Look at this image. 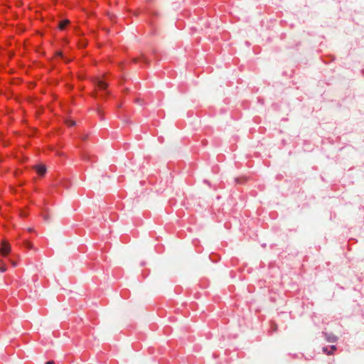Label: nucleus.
Segmentation results:
<instances>
[{"label":"nucleus","mask_w":364,"mask_h":364,"mask_svg":"<svg viewBox=\"0 0 364 364\" xmlns=\"http://www.w3.org/2000/svg\"><path fill=\"white\" fill-rule=\"evenodd\" d=\"M10 252L11 245L9 243L6 241H2L0 247V255L4 257H6Z\"/></svg>","instance_id":"1"},{"label":"nucleus","mask_w":364,"mask_h":364,"mask_svg":"<svg viewBox=\"0 0 364 364\" xmlns=\"http://www.w3.org/2000/svg\"><path fill=\"white\" fill-rule=\"evenodd\" d=\"M6 270H7V267H6V264H3V265L0 266V272H5Z\"/></svg>","instance_id":"7"},{"label":"nucleus","mask_w":364,"mask_h":364,"mask_svg":"<svg viewBox=\"0 0 364 364\" xmlns=\"http://www.w3.org/2000/svg\"><path fill=\"white\" fill-rule=\"evenodd\" d=\"M3 264H5V263L4 262L3 259L0 258V266Z\"/></svg>","instance_id":"11"},{"label":"nucleus","mask_w":364,"mask_h":364,"mask_svg":"<svg viewBox=\"0 0 364 364\" xmlns=\"http://www.w3.org/2000/svg\"><path fill=\"white\" fill-rule=\"evenodd\" d=\"M56 55H58V56H62V53H61L60 51H58V52L56 53Z\"/></svg>","instance_id":"12"},{"label":"nucleus","mask_w":364,"mask_h":364,"mask_svg":"<svg viewBox=\"0 0 364 364\" xmlns=\"http://www.w3.org/2000/svg\"><path fill=\"white\" fill-rule=\"evenodd\" d=\"M36 171L38 175L43 176L46 173V166H40L36 167Z\"/></svg>","instance_id":"2"},{"label":"nucleus","mask_w":364,"mask_h":364,"mask_svg":"<svg viewBox=\"0 0 364 364\" xmlns=\"http://www.w3.org/2000/svg\"><path fill=\"white\" fill-rule=\"evenodd\" d=\"M69 23V21L68 20H64L63 21H61L59 24H58V27L60 29H63L65 28V26Z\"/></svg>","instance_id":"4"},{"label":"nucleus","mask_w":364,"mask_h":364,"mask_svg":"<svg viewBox=\"0 0 364 364\" xmlns=\"http://www.w3.org/2000/svg\"><path fill=\"white\" fill-rule=\"evenodd\" d=\"M47 364H54L53 360L47 361Z\"/></svg>","instance_id":"13"},{"label":"nucleus","mask_w":364,"mask_h":364,"mask_svg":"<svg viewBox=\"0 0 364 364\" xmlns=\"http://www.w3.org/2000/svg\"><path fill=\"white\" fill-rule=\"evenodd\" d=\"M326 338L328 342H335L336 341V337L333 335H330L328 336H326Z\"/></svg>","instance_id":"5"},{"label":"nucleus","mask_w":364,"mask_h":364,"mask_svg":"<svg viewBox=\"0 0 364 364\" xmlns=\"http://www.w3.org/2000/svg\"><path fill=\"white\" fill-rule=\"evenodd\" d=\"M9 262H11L12 266H14V267H16V264H17L16 262H14V260L11 259H9Z\"/></svg>","instance_id":"9"},{"label":"nucleus","mask_w":364,"mask_h":364,"mask_svg":"<svg viewBox=\"0 0 364 364\" xmlns=\"http://www.w3.org/2000/svg\"><path fill=\"white\" fill-rule=\"evenodd\" d=\"M97 85L98 87L101 90H105L107 87V84H106L105 82H103L102 80H98L97 81Z\"/></svg>","instance_id":"3"},{"label":"nucleus","mask_w":364,"mask_h":364,"mask_svg":"<svg viewBox=\"0 0 364 364\" xmlns=\"http://www.w3.org/2000/svg\"><path fill=\"white\" fill-rule=\"evenodd\" d=\"M323 351L328 355L331 354V352L328 351L327 348H323Z\"/></svg>","instance_id":"8"},{"label":"nucleus","mask_w":364,"mask_h":364,"mask_svg":"<svg viewBox=\"0 0 364 364\" xmlns=\"http://www.w3.org/2000/svg\"><path fill=\"white\" fill-rule=\"evenodd\" d=\"M331 350H331V353H332L334 350H336V347L335 346H331Z\"/></svg>","instance_id":"10"},{"label":"nucleus","mask_w":364,"mask_h":364,"mask_svg":"<svg viewBox=\"0 0 364 364\" xmlns=\"http://www.w3.org/2000/svg\"><path fill=\"white\" fill-rule=\"evenodd\" d=\"M66 124L69 127H72L75 124V122L71 119H68L66 120Z\"/></svg>","instance_id":"6"},{"label":"nucleus","mask_w":364,"mask_h":364,"mask_svg":"<svg viewBox=\"0 0 364 364\" xmlns=\"http://www.w3.org/2000/svg\"><path fill=\"white\" fill-rule=\"evenodd\" d=\"M136 102L137 103H139V102H140V100L137 99V100H136Z\"/></svg>","instance_id":"14"}]
</instances>
